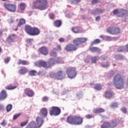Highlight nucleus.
<instances>
[{"label": "nucleus", "instance_id": "obj_1", "mask_svg": "<svg viewBox=\"0 0 128 128\" xmlns=\"http://www.w3.org/2000/svg\"><path fill=\"white\" fill-rule=\"evenodd\" d=\"M48 6H50L48 0H36L33 2L32 8L44 10H46Z\"/></svg>", "mask_w": 128, "mask_h": 128}, {"label": "nucleus", "instance_id": "obj_2", "mask_svg": "<svg viewBox=\"0 0 128 128\" xmlns=\"http://www.w3.org/2000/svg\"><path fill=\"white\" fill-rule=\"evenodd\" d=\"M113 82L117 90H121L124 86V79L120 74H117L114 76Z\"/></svg>", "mask_w": 128, "mask_h": 128}, {"label": "nucleus", "instance_id": "obj_3", "mask_svg": "<svg viewBox=\"0 0 128 128\" xmlns=\"http://www.w3.org/2000/svg\"><path fill=\"white\" fill-rule=\"evenodd\" d=\"M24 30L26 34L30 36H38V34L40 32L38 28L36 27H32V26L30 25L25 26Z\"/></svg>", "mask_w": 128, "mask_h": 128}, {"label": "nucleus", "instance_id": "obj_4", "mask_svg": "<svg viewBox=\"0 0 128 128\" xmlns=\"http://www.w3.org/2000/svg\"><path fill=\"white\" fill-rule=\"evenodd\" d=\"M50 77L56 80H64L66 78V73L62 70H58L56 73L50 72Z\"/></svg>", "mask_w": 128, "mask_h": 128}, {"label": "nucleus", "instance_id": "obj_5", "mask_svg": "<svg viewBox=\"0 0 128 128\" xmlns=\"http://www.w3.org/2000/svg\"><path fill=\"white\" fill-rule=\"evenodd\" d=\"M36 122L34 121H32L25 128H39L42 126L44 120L39 116L36 118Z\"/></svg>", "mask_w": 128, "mask_h": 128}, {"label": "nucleus", "instance_id": "obj_6", "mask_svg": "<svg viewBox=\"0 0 128 128\" xmlns=\"http://www.w3.org/2000/svg\"><path fill=\"white\" fill-rule=\"evenodd\" d=\"M66 73L69 78H74L76 76V69L75 67H70L67 68Z\"/></svg>", "mask_w": 128, "mask_h": 128}, {"label": "nucleus", "instance_id": "obj_7", "mask_svg": "<svg viewBox=\"0 0 128 128\" xmlns=\"http://www.w3.org/2000/svg\"><path fill=\"white\" fill-rule=\"evenodd\" d=\"M106 32L110 34L118 35L120 34V28L118 27L110 26L106 28Z\"/></svg>", "mask_w": 128, "mask_h": 128}, {"label": "nucleus", "instance_id": "obj_8", "mask_svg": "<svg viewBox=\"0 0 128 128\" xmlns=\"http://www.w3.org/2000/svg\"><path fill=\"white\" fill-rule=\"evenodd\" d=\"M113 14L118 18H120L124 16V14H126L128 11L124 9H115L113 11Z\"/></svg>", "mask_w": 128, "mask_h": 128}, {"label": "nucleus", "instance_id": "obj_9", "mask_svg": "<svg viewBox=\"0 0 128 128\" xmlns=\"http://www.w3.org/2000/svg\"><path fill=\"white\" fill-rule=\"evenodd\" d=\"M60 112H62V110L58 107L52 106V110L50 111V114L56 116H60Z\"/></svg>", "mask_w": 128, "mask_h": 128}, {"label": "nucleus", "instance_id": "obj_10", "mask_svg": "<svg viewBox=\"0 0 128 128\" xmlns=\"http://www.w3.org/2000/svg\"><path fill=\"white\" fill-rule=\"evenodd\" d=\"M86 40V38H78L73 40V44L75 46H80L81 44H84Z\"/></svg>", "mask_w": 128, "mask_h": 128}, {"label": "nucleus", "instance_id": "obj_11", "mask_svg": "<svg viewBox=\"0 0 128 128\" xmlns=\"http://www.w3.org/2000/svg\"><path fill=\"white\" fill-rule=\"evenodd\" d=\"M4 8L10 12H15L16 10V6L14 4L4 3Z\"/></svg>", "mask_w": 128, "mask_h": 128}, {"label": "nucleus", "instance_id": "obj_12", "mask_svg": "<svg viewBox=\"0 0 128 128\" xmlns=\"http://www.w3.org/2000/svg\"><path fill=\"white\" fill-rule=\"evenodd\" d=\"M36 66L38 68H50V66L48 65V62L46 61L40 60L35 62Z\"/></svg>", "mask_w": 128, "mask_h": 128}, {"label": "nucleus", "instance_id": "obj_13", "mask_svg": "<svg viewBox=\"0 0 128 128\" xmlns=\"http://www.w3.org/2000/svg\"><path fill=\"white\" fill-rule=\"evenodd\" d=\"M60 58H57L55 60L51 58L49 60L48 62H47V66H49V68H52L54 64H60Z\"/></svg>", "mask_w": 128, "mask_h": 128}, {"label": "nucleus", "instance_id": "obj_14", "mask_svg": "<svg viewBox=\"0 0 128 128\" xmlns=\"http://www.w3.org/2000/svg\"><path fill=\"white\" fill-rule=\"evenodd\" d=\"M64 50L66 52H76L78 50V47L74 44H70L66 45Z\"/></svg>", "mask_w": 128, "mask_h": 128}, {"label": "nucleus", "instance_id": "obj_15", "mask_svg": "<svg viewBox=\"0 0 128 128\" xmlns=\"http://www.w3.org/2000/svg\"><path fill=\"white\" fill-rule=\"evenodd\" d=\"M24 94L30 98H32L34 96V91L30 88H26L24 90Z\"/></svg>", "mask_w": 128, "mask_h": 128}, {"label": "nucleus", "instance_id": "obj_16", "mask_svg": "<svg viewBox=\"0 0 128 128\" xmlns=\"http://www.w3.org/2000/svg\"><path fill=\"white\" fill-rule=\"evenodd\" d=\"M15 38H16V34L9 35L6 38V42L8 44H12V42H14Z\"/></svg>", "mask_w": 128, "mask_h": 128}, {"label": "nucleus", "instance_id": "obj_17", "mask_svg": "<svg viewBox=\"0 0 128 128\" xmlns=\"http://www.w3.org/2000/svg\"><path fill=\"white\" fill-rule=\"evenodd\" d=\"M84 119L80 116H75L74 124L80 126L82 124Z\"/></svg>", "mask_w": 128, "mask_h": 128}, {"label": "nucleus", "instance_id": "obj_18", "mask_svg": "<svg viewBox=\"0 0 128 128\" xmlns=\"http://www.w3.org/2000/svg\"><path fill=\"white\" fill-rule=\"evenodd\" d=\"M39 52H40V54H44V56H48V50L44 46H42L40 48Z\"/></svg>", "mask_w": 128, "mask_h": 128}, {"label": "nucleus", "instance_id": "obj_19", "mask_svg": "<svg viewBox=\"0 0 128 128\" xmlns=\"http://www.w3.org/2000/svg\"><path fill=\"white\" fill-rule=\"evenodd\" d=\"M67 122L70 124H74L75 116H70L67 117Z\"/></svg>", "mask_w": 128, "mask_h": 128}, {"label": "nucleus", "instance_id": "obj_20", "mask_svg": "<svg viewBox=\"0 0 128 128\" xmlns=\"http://www.w3.org/2000/svg\"><path fill=\"white\" fill-rule=\"evenodd\" d=\"M18 72L20 74H26L28 72V69L24 66H22L20 68Z\"/></svg>", "mask_w": 128, "mask_h": 128}, {"label": "nucleus", "instance_id": "obj_21", "mask_svg": "<svg viewBox=\"0 0 128 128\" xmlns=\"http://www.w3.org/2000/svg\"><path fill=\"white\" fill-rule=\"evenodd\" d=\"M8 96L6 94V92L4 90H2L0 93V100H6Z\"/></svg>", "mask_w": 128, "mask_h": 128}, {"label": "nucleus", "instance_id": "obj_22", "mask_svg": "<svg viewBox=\"0 0 128 128\" xmlns=\"http://www.w3.org/2000/svg\"><path fill=\"white\" fill-rule=\"evenodd\" d=\"M114 93L112 91L107 90L104 92V96L106 98H110L112 97Z\"/></svg>", "mask_w": 128, "mask_h": 128}, {"label": "nucleus", "instance_id": "obj_23", "mask_svg": "<svg viewBox=\"0 0 128 128\" xmlns=\"http://www.w3.org/2000/svg\"><path fill=\"white\" fill-rule=\"evenodd\" d=\"M18 64L20 65L22 64V66H28L30 64V62L28 61L24 60H22L20 59L18 60Z\"/></svg>", "mask_w": 128, "mask_h": 128}, {"label": "nucleus", "instance_id": "obj_24", "mask_svg": "<svg viewBox=\"0 0 128 128\" xmlns=\"http://www.w3.org/2000/svg\"><path fill=\"white\" fill-rule=\"evenodd\" d=\"M102 12H104L103 10L97 8L96 10L92 12V14H94V16H96V14H102Z\"/></svg>", "mask_w": 128, "mask_h": 128}, {"label": "nucleus", "instance_id": "obj_25", "mask_svg": "<svg viewBox=\"0 0 128 128\" xmlns=\"http://www.w3.org/2000/svg\"><path fill=\"white\" fill-rule=\"evenodd\" d=\"M89 50L92 52H100V49L98 47H90Z\"/></svg>", "mask_w": 128, "mask_h": 128}, {"label": "nucleus", "instance_id": "obj_26", "mask_svg": "<svg viewBox=\"0 0 128 128\" xmlns=\"http://www.w3.org/2000/svg\"><path fill=\"white\" fill-rule=\"evenodd\" d=\"M118 126L116 120H113L110 122H109V126L110 128H116Z\"/></svg>", "mask_w": 128, "mask_h": 128}, {"label": "nucleus", "instance_id": "obj_27", "mask_svg": "<svg viewBox=\"0 0 128 128\" xmlns=\"http://www.w3.org/2000/svg\"><path fill=\"white\" fill-rule=\"evenodd\" d=\"M62 22L61 20H56L54 22V26H56V28H60L62 26Z\"/></svg>", "mask_w": 128, "mask_h": 128}, {"label": "nucleus", "instance_id": "obj_28", "mask_svg": "<svg viewBox=\"0 0 128 128\" xmlns=\"http://www.w3.org/2000/svg\"><path fill=\"white\" fill-rule=\"evenodd\" d=\"M40 112L44 116V118H46V116H48V110L46 108H43L41 109Z\"/></svg>", "mask_w": 128, "mask_h": 128}, {"label": "nucleus", "instance_id": "obj_29", "mask_svg": "<svg viewBox=\"0 0 128 128\" xmlns=\"http://www.w3.org/2000/svg\"><path fill=\"white\" fill-rule=\"evenodd\" d=\"M106 110L102 108H98L94 110V114H102V112H104Z\"/></svg>", "mask_w": 128, "mask_h": 128}, {"label": "nucleus", "instance_id": "obj_30", "mask_svg": "<svg viewBox=\"0 0 128 128\" xmlns=\"http://www.w3.org/2000/svg\"><path fill=\"white\" fill-rule=\"evenodd\" d=\"M102 86L100 84H96L94 86V88L96 90H100L102 88Z\"/></svg>", "mask_w": 128, "mask_h": 128}, {"label": "nucleus", "instance_id": "obj_31", "mask_svg": "<svg viewBox=\"0 0 128 128\" xmlns=\"http://www.w3.org/2000/svg\"><path fill=\"white\" fill-rule=\"evenodd\" d=\"M101 128H110V122H105L102 124L101 125Z\"/></svg>", "mask_w": 128, "mask_h": 128}, {"label": "nucleus", "instance_id": "obj_32", "mask_svg": "<svg viewBox=\"0 0 128 128\" xmlns=\"http://www.w3.org/2000/svg\"><path fill=\"white\" fill-rule=\"evenodd\" d=\"M36 70H31L28 72V75L30 76H36Z\"/></svg>", "mask_w": 128, "mask_h": 128}, {"label": "nucleus", "instance_id": "obj_33", "mask_svg": "<svg viewBox=\"0 0 128 128\" xmlns=\"http://www.w3.org/2000/svg\"><path fill=\"white\" fill-rule=\"evenodd\" d=\"M16 86H12V85H8L5 88L6 90H16Z\"/></svg>", "mask_w": 128, "mask_h": 128}, {"label": "nucleus", "instance_id": "obj_34", "mask_svg": "<svg viewBox=\"0 0 128 128\" xmlns=\"http://www.w3.org/2000/svg\"><path fill=\"white\" fill-rule=\"evenodd\" d=\"M100 39H96L94 42H92L91 46H94V44H100Z\"/></svg>", "mask_w": 128, "mask_h": 128}, {"label": "nucleus", "instance_id": "obj_35", "mask_svg": "<svg viewBox=\"0 0 128 128\" xmlns=\"http://www.w3.org/2000/svg\"><path fill=\"white\" fill-rule=\"evenodd\" d=\"M26 24V20L24 18H21L19 21L18 26H22V24Z\"/></svg>", "mask_w": 128, "mask_h": 128}, {"label": "nucleus", "instance_id": "obj_36", "mask_svg": "<svg viewBox=\"0 0 128 128\" xmlns=\"http://www.w3.org/2000/svg\"><path fill=\"white\" fill-rule=\"evenodd\" d=\"M72 32H75V34H78L80 32V30L78 27H74L72 28Z\"/></svg>", "mask_w": 128, "mask_h": 128}, {"label": "nucleus", "instance_id": "obj_37", "mask_svg": "<svg viewBox=\"0 0 128 128\" xmlns=\"http://www.w3.org/2000/svg\"><path fill=\"white\" fill-rule=\"evenodd\" d=\"M12 105L10 104H8L6 106L7 112H10V110H12Z\"/></svg>", "mask_w": 128, "mask_h": 128}, {"label": "nucleus", "instance_id": "obj_38", "mask_svg": "<svg viewBox=\"0 0 128 128\" xmlns=\"http://www.w3.org/2000/svg\"><path fill=\"white\" fill-rule=\"evenodd\" d=\"M85 118L86 120H90V118H94V116L92 114H88L85 116Z\"/></svg>", "mask_w": 128, "mask_h": 128}, {"label": "nucleus", "instance_id": "obj_39", "mask_svg": "<svg viewBox=\"0 0 128 128\" xmlns=\"http://www.w3.org/2000/svg\"><path fill=\"white\" fill-rule=\"evenodd\" d=\"M118 106V104L117 102H113L110 106V108H116Z\"/></svg>", "mask_w": 128, "mask_h": 128}, {"label": "nucleus", "instance_id": "obj_40", "mask_svg": "<svg viewBox=\"0 0 128 128\" xmlns=\"http://www.w3.org/2000/svg\"><path fill=\"white\" fill-rule=\"evenodd\" d=\"M22 114H20V113H19L18 114H14L13 116V120H17L18 118H20V115Z\"/></svg>", "mask_w": 128, "mask_h": 128}, {"label": "nucleus", "instance_id": "obj_41", "mask_svg": "<svg viewBox=\"0 0 128 128\" xmlns=\"http://www.w3.org/2000/svg\"><path fill=\"white\" fill-rule=\"evenodd\" d=\"M28 124V120H26L25 122H22L20 123V126H26Z\"/></svg>", "mask_w": 128, "mask_h": 128}, {"label": "nucleus", "instance_id": "obj_42", "mask_svg": "<svg viewBox=\"0 0 128 128\" xmlns=\"http://www.w3.org/2000/svg\"><path fill=\"white\" fill-rule=\"evenodd\" d=\"M124 50V46H120L118 48V52H122Z\"/></svg>", "mask_w": 128, "mask_h": 128}, {"label": "nucleus", "instance_id": "obj_43", "mask_svg": "<svg viewBox=\"0 0 128 128\" xmlns=\"http://www.w3.org/2000/svg\"><path fill=\"white\" fill-rule=\"evenodd\" d=\"M25 8H26V4L22 3L20 4V8L21 10H24Z\"/></svg>", "mask_w": 128, "mask_h": 128}, {"label": "nucleus", "instance_id": "obj_44", "mask_svg": "<svg viewBox=\"0 0 128 128\" xmlns=\"http://www.w3.org/2000/svg\"><path fill=\"white\" fill-rule=\"evenodd\" d=\"M98 57L96 56H94V57H93L92 58V62L93 64H96V60H98Z\"/></svg>", "mask_w": 128, "mask_h": 128}, {"label": "nucleus", "instance_id": "obj_45", "mask_svg": "<svg viewBox=\"0 0 128 128\" xmlns=\"http://www.w3.org/2000/svg\"><path fill=\"white\" fill-rule=\"evenodd\" d=\"M98 2H100V0H92V4H98Z\"/></svg>", "mask_w": 128, "mask_h": 128}, {"label": "nucleus", "instance_id": "obj_46", "mask_svg": "<svg viewBox=\"0 0 128 128\" xmlns=\"http://www.w3.org/2000/svg\"><path fill=\"white\" fill-rule=\"evenodd\" d=\"M10 57H8L4 60L5 64H8V62H10Z\"/></svg>", "mask_w": 128, "mask_h": 128}, {"label": "nucleus", "instance_id": "obj_47", "mask_svg": "<svg viewBox=\"0 0 128 128\" xmlns=\"http://www.w3.org/2000/svg\"><path fill=\"white\" fill-rule=\"evenodd\" d=\"M49 18L51 20H54V13H50L49 14Z\"/></svg>", "mask_w": 128, "mask_h": 128}, {"label": "nucleus", "instance_id": "obj_48", "mask_svg": "<svg viewBox=\"0 0 128 128\" xmlns=\"http://www.w3.org/2000/svg\"><path fill=\"white\" fill-rule=\"evenodd\" d=\"M120 110L124 113V114H126V112L128 111V110L126 108L124 107H122Z\"/></svg>", "mask_w": 128, "mask_h": 128}, {"label": "nucleus", "instance_id": "obj_49", "mask_svg": "<svg viewBox=\"0 0 128 128\" xmlns=\"http://www.w3.org/2000/svg\"><path fill=\"white\" fill-rule=\"evenodd\" d=\"M54 50H62V46L60 45L57 46L56 48H54Z\"/></svg>", "mask_w": 128, "mask_h": 128}, {"label": "nucleus", "instance_id": "obj_50", "mask_svg": "<svg viewBox=\"0 0 128 128\" xmlns=\"http://www.w3.org/2000/svg\"><path fill=\"white\" fill-rule=\"evenodd\" d=\"M42 102H48V96H44L42 98Z\"/></svg>", "mask_w": 128, "mask_h": 128}, {"label": "nucleus", "instance_id": "obj_51", "mask_svg": "<svg viewBox=\"0 0 128 128\" xmlns=\"http://www.w3.org/2000/svg\"><path fill=\"white\" fill-rule=\"evenodd\" d=\"M80 2V0H72L71 2H72V4H78Z\"/></svg>", "mask_w": 128, "mask_h": 128}, {"label": "nucleus", "instance_id": "obj_52", "mask_svg": "<svg viewBox=\"0 0 128 128\" xmlns=\"http://www.w3.org/2000/svg\"><path fill=\"white\" fill-rule=\"evenodd\" d=\"M110 66L109 63H107L106 64H102V66L103 68H108Z\"/></svg>", "mask_w": 128, "mask_h": 128}, {"label": "nucleus", "instance_id": "obj_53", "mask_svg": "<svg viewBox=\"0 0 128 128\" xmlns=\"http://www.w3.org/2000/svg\"><path fill=\"white\" fill-rule=\"evenodd\" d=\"M2 126H6V122L4 120H2V122L1 123Z\"/></svg>", "mask_w": 128, "mask_h": 128}, {"label": "nucleus", "instance_id": "obj_54", "mask_svg": "<svg viewBox=\"0 0 128 128\" xmlns=\"http://www.w3.org/2000/svg\"><path fill=\"white\" fill-rule=\"evenodd\" d=\"M105 38L106 40H108V41L112 40V38H110V36H106Z\"/></svg>", "mask_w": 128, "mask_h": 128}, {"label": "nucleus", "instance_id": "obj_55", "mask_svg": "<svg viewBox=\"0 0 128 128\" xmlns=\"http://www.w3.org/2000/svg\"><path fill=\"white\" fill-rule=\"evenodd\" d=\"M101 60H106V57L104 56H101Z\"/></svg>", "mask_w": 128, "mask_h": 128}, {"label": "nucleus", "instance_id": "obj_56", "mask_svg": "<svg viewBox=\"0 0 128 128\" xmlns=\"http://www.w3.org/2000/svg\"><path fill=\"white\" fill-rule=\"evenodd\" d=\"M14 22V20L13 18H10V19L9 20V22H10V24H13V22Z\"/></svg>", "mask_w": 128, "mask_h": 128}, {"label": "nucleus", "instance_id": "obj_57", "mask_svg": "<svg viewBox=\"0 0 128 128\" xmlns=\"http://www.w3.org/2000/svg\"><path fill=\"white\" fill-rule=\"evenodd\" d=\"M59 41L60 42H64V38H61L59 39Z\"/></svg>", "mask_w": 128, "mask_h": 128}, {"label": "nucleus", "instance_id": "obj_58", "mask_svg": "<svg viewBox=\"0 0 128 128\" xmlns=\"http://www.w3.org/2000/svg\"><path fill=\"white\" fill-rule=\"evenodd\" d=\"M54 56H56V52H51V53H50V56H54Z\"/></svg>", "mask_w": 128, "mask_h": 128}, {"label": "nucleus", "instance_id": "obj_59", "mask_svg": "<svg viewBox=\"0 0 128 128\" xmlns=\"http://www.w3.org/2000/svg\"><path fill=\"white\" fill-rule=\"evenodd\" d=\"M100 20V16H98L96 18V20Z\"/></svg>", "mask_w": 128, "mask_h": 128}, {"label": "nucleus", "instance_id": "obj_60", "mask_svg": "<svg viewBox=\"0 0 128 128\" xmlns=\"http://www.w3.org/2000/svg\"><path fill=\"white\" fill-rule=\"evenodd\" d=\"M38 74L39 76H42V71H39V72H38Z\"/></svg>", "mask_w": 128, "mask_h": 128}, {"label": "nucleus", "instance_id": "obj_61", "mask_svg": "<svg viewBox=\"0 0 128 128\" xmlns=\"http://www.w3.org/2000/svg\"><path fill=\"white\" fill-rule=\"evenodd\" d=\"M126 51L128 52V44L126 46Z\"/></svg>", "mask_w": 128, "mask_h": 128}, {"label": "nucleus", "instance_id": "obj_62", "mask_svg": "<svg viewBox=\"0 0 128 128\" xmlns=\"http://www.w3.org/2000/svg\"><path fill=\"white\" fill-rule=\"evenodd\" d=\"M100 38H104V35L100 36Z\"/></svg>", "mask_w": 128, "mask_h": 128}, {"label": "nucleus", "instance_id": "obj_63", "mask_svg": "<svg viewBox=\"0 0 128 128\" xmlns=\"http://www.w3.org/2000/svg\"><path fill=\"white\" fill-rule=\"evenodd\" d=\"M28 42H30V40H32V39H28Z\"/></svg>", "mask_w": 128, "mask_h": 128}, {"label": "nucleus", "instance_id": "obj_64", "mask_svg": "<svg viewBox=\"0 0 128 128\" xmlns=\"http://www.w3.org/2000/svg\"><path fill=\"white\" fill-rule=\"evenodd\" d=\"M2 32H0V36H2Z\"/></svg>", "mask_w": 128, "mask_h": 128}]
</instances>
